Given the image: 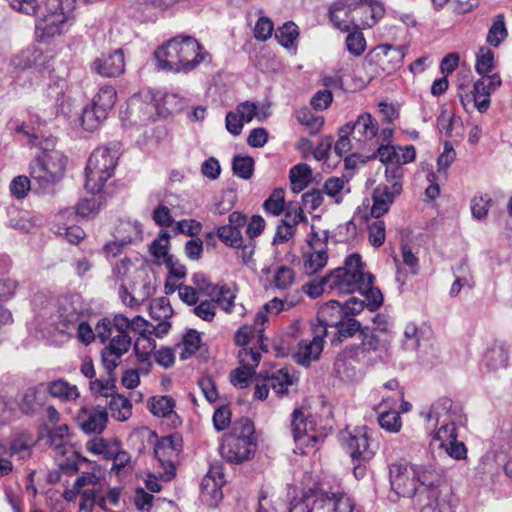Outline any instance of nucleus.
Listing matches in <instances>:
<instances>
[{
  "instance_id": "nucleus-1",
  "label": "nucleus",
  "mask_w": 512,
  "mask_h": 512,
  "mask_svg": "<svg viewBox=\"0 0 512 512\" xmlns=\"http://www.w3.org/2000/svg\"><path fill=\"white\" fill-rule=\"evenodd\" d=\"M11 7L35 17V34L39 41L47 42L66 32L73 19L75 0H9Z\"/></svg>"
},
{
  "instance_id": "nucleus-2",
  "label": "nucleus",
  "mask_w": 512,
  "mask_h": 512,
  "mask_svg": "<svg viewBox=\"0 0 512 512\" xmlns=\"http://www.w3.org/2000/svg\"><path fill=\"white\" fill-rule=\"evenodd\" d=\"M392 490L402 497H413L416 493L423 495L428 485L441 479V467L434 459L426 462L398 461L389 466Z\"/></svg>"
},
{
  "instance_id": "nucleus-3",
  "label": "nucleus",
  "mask_w": 512,
  "mask_h": 512,
  "mask_svg": "<svg viewBox=\"0 0 512 512\" xmlns=\"http://www.w3.org/2000/svg\"><path fill=\"white\" fill-rule=\"evenodd\" d=\"M29 142L39 153L29 164L31 179L41 189H47L60 182L66 172L67 157L55 149L56 139L36 134L29 135Z\"/></svg>"
},
{
  "instance_id": "nucleus-4",
  "label": "nucleus",
  "mask_w": 512,
  "mask_h": 512,
  "mask_svg": "<svg viewBox=\"0 0 512 512\" xmlns=\"http://www.w3.org/2000/svg\"><path fill=\"white\" fill-rule=\"evenodd\" d=\"M254 433V424L249 418L235 420L231 431L224 435L220 445L222 458L234 464L249 460L256 450Z\"/></svg>"
},
{
  "instance_id": "nucleus-5",
  "label": "nucleus",
  "mask_w": 512,
  "mask_h": 512,
  "mask_svg": "<svg viewBox=\"0 0 512 512\" xmlns=\"http://www.w3.org/2000/svg\"><path fill=\"white\" fill-rule=\"evenodd\" d=\"M109 338L101 350V362L104 368L116 369L123 355L129 352L132 345L130 332H134V317L129 319L124 314H115L109 318Z\"/></svg>"
},
{
  "instance_id": "nucleus-6",
  "label": "nucleus",
  "mask_w": 512,
  "mask_h": 512,
  "mask_svg": "<svg viewBox=\"0 0 512 512\" xmlns=\"http://www.w3.org/2000/svg\"><path fill=\"white\" fill-rule=\"evenodd\" d=\"M422 415L427 422H434L433 438L441 442V447L458 437L456 426L463 425L466 420L461 407L454 405L453 401L446 397L438 399L430 410Z\"/></svg>"
},
{
  "instance_id": "nucleus-7",
  "label": "nucleus",
  "mask_w": 512,
  "mask_h": 512,
  "mask_svg": "<svg viewBox=\"0 0 512 512\" xmlns=\"http://www.w3.org/2000/svg\"><path fill=\"white\" fill-rule=\"evenodd\" d=\"M119 155L120 144L118 142L98 147L91 153L85 169L87 191L94 195L101 192L105 182L114 173Z\"/></svg>"
},
{
  "instance_id": "nucleus-8",
  "label": "nucleus",
  "mask_w": 512,
  "mask_h": 512,
  "mask_svg": "<svg viewBox=\"0 0 512 512\" xmlns=\"http://www.w3.org/2000/svg\"><path fill=\"white\" fill-rule=\"evenodd\" d=\"M331 287L340 294L362 292L367 286L373 284V275L364 273L363 263L359 254L346 257L344 266L332 270L329 274Z\"/></svg>"
},
{
  "instance_id": "nucleus-9",
  "label": "nucleus",
  "mask_w": 512,
  "mask_h": 512,
  "mask_svg": "<svg viewBox=\"0 0 512 512\" xmlns=\"http://www.w3.org/2000/svg\"><path fill=\"white\" fill-rule=\"evenodd\" d=\"M348 7L354 11L357 16L355 28H371L385 14V8L382 2L378 0H340L334 2L329 9V17L333 25L339 30H347V25L340 22L342 20L336 13L342 7Z\"/></svg>"
},
{
  "instance_id": "nucleus-10",
  "label": "nucleus",
  "mask_w": 512,
  "mask_h": 512,
  "mask_svg": "<svg viewBox=\"0 0 512 512\" xmlns=\"http://www.w3.org/2000/svg\"><path fill=\"white\" fill-rule=\"evenodd\" d=\"M354 501L344 492L313 491L294 504L295 512H353Z\"/></svg>"
},
{
  "instance_id": "nucleus-11",
  "label": "nucleus",
  "mask_w": 512,
  "mask_h": 512,
  "mask_svg": "<svg viewBox=\"0 0 512 512\" xmlns=\"http://www.w3.org/2000/svg\"><path fill=\"white\" fill-rule=\"evenodd\" d=\"M420 512H455L459 505V498L452 486L446 481L444 469L441 468V479L437 483L428 485L422 495Z\"/></svg>"
},
{
  "instance_id": "nucleus-12",
  "label": "nucleus",
  "mask_w": 512,
  "mask_h": 512,
  "mask_svg": "<svg viewBox=\"0 0 512 512\" xmlns=\"http://www.w3.org/2000/svg\"><path fill=\"white\" fill-rule=\"evenodd\" d=\"M364 309V302L356 297L349 298L344 304L337 300H330L323 304L317 314V325H313L314 332L323 328L326 337L327 329L339 325L347 316H354Z\"/></svg>"
},
{
  "instance_id": "nucleus-13",
  "label": "nucleus",
  "mask_w": 512,
  "mask_h": 512,
  "mask_svg": "<svg viewBox=\"0 0 512 512\" xmlns=\"http://www.w3.org/2000/svg\"><path fill=\"white\" fill-rule=\"evenodd\" d=\"M340 441L353 460L369 461L378 449V444L372 438V431L366 426L342 431Z\"/></svg>"
},
{
  "instance_id": "nucleus-14",
  "label": "nucleus",
  "mask_w": 512,
  "mask_h": 512,
  "mask_svg": "<svg viewBox=\"0 0 512 512\" xmlns=\"http://www.w3.org/2000/svg\"><path fill=\"white\" fill-rule=\"evenodd\" d=\"M182 450V438L177 435H168L157 441L154 447V456L159 464V475L162 481H171L176 476V462Z\"/></svg>"
},
{
  "instance_id": "nucleus-15",
  "label": "nucleus",
  "mask_w": 512,
  "mask_h": 512,
  "mask_svg": "<svg viewBox=\"0 0 512 512\" xmlns=\"http://www.w3.org/2000/svg\"><path fill=\"white\" fill-rule=\"evenodd\" d=\"M172 40L178 52V58L181 60L182 73L194 70L209 57L203 46L192 36H177Z\"/></svg>"
},
{
  "instance_id": "nucleus-16",
  "label": "nucleus",
  "mask_w": 512,
  "mask_h": 512,
  "mask_svg": "<svg viewBox=\"0 0 512 512\" xmlns=\"http://www.w3.org/2000/svg\"><path fill=\"white\" fill-rule=\"evenodd\" d=\"M316 422L313 416L305 417L301 410H294L292 414L291 429L295 443L299 449L318 448L323 441L322 434H317Z\"/></svg>"
},
{
  "instance_id": "nucleus-17",
  "label": "nucleus",
  "mask_w": 512,
  "mask_h": 512,
  "mask_svg": "<svg viewBox=\"0 0 512 512\" xmlns=\"http://www.w3.org/2000/svg\"><path fill=\"white\" fill-rule=\"evenodd\" d=\"M145 327L149 328L148 321L141 316H135L134 333H137L138 337L134 342L133 350L137 360L143 364L140 371L148 374L152 366L151 355L153 352L155 353L156 341Z\"/></svg>"
},
{
  "instance_id": "nucleus-18",
  "label": "nucleus",
  "mask_w": 512,
  "mask_h": 512,
  "mask_svg": "<svg viewBox=\"0 0 512 512\" xmlns=\"http://www.w3.org/2000/svg\"><path fill=\"white\" fill-rule=\"evenodd\" d=\"M120 496V488L115 487L108 491H104L102 488H88L82 491L79 508L81 512H92V508L96 505L104 511L112 512L109 507H117Z\"/></svg>"
},
{
  "instance_id": "nucleus-19",
  "label": "nucleus",
  "mask_w": 512,
  "mask_h": 512,
  "mask_svg": "<svg viewBox=\"0 0 512 512\" xmlns=\"http://www.w3.org/2000/svg\"><path fill=\"white\" fill-rule=\"evenodd\" d=\"M293 384L294 377L289 374L287 368H281L266 376L262 382L255 384L254 397L259 400L266 399L269 389H272L277 396L283 397L288 394V388Z\"/></svg>"
},
{
  "instance_id": "nucleus-20",
  "label": "nucleus",
  "mask_w": 512,
  "mask_h": 512,
  "mask_svg": "<svg viewBox=\"0 0 512 512\" xmlns=\"http://www.w3.org/2000/svg\"><path fill=\"white\" fill-rule=\"evenodd\" d=\"M52 56L44 54L37 46H30L11 59V65L17 70L35 68L40 72L51 71Z\"/></svg>"
},
{
  "instance_id": "nucleus-21",
  "label": "nucleus",
  "mask_w": 512,
  "mask_h": 512,
  "mask_svg": "<svg viewBox=\"0 0 512 512\" xmlns=\"http://www.w3.org/2000/svg\"><path fill=\"white\" fill-rule=\"evenodd\" d=\"M346 133H351L357 147H363L368 141L378 135L379 126L377 120L368 112L358 115L354 122L345 124Z\"/></svg>"
},
{
  "instance_id": "nucleus-22",
  "label": "nucleus",
  "mask_w": 512,
  "mask_h": 512,
  "mask_svg": "<svg viewBox=\"0 0 512 512\" xmlns=\"http://www.w3.org/2000/svg\"><path fill=\"white\" fill-rule=\"evenodd\" d=\"M225 483L220 465H211L201 481V495L209 506H216L223 497L222 486Z\"/></svg>"
},
{
  "instance_id": "nucleus-23",
  "label": "nucleus",
  "mask_w": 512,
  "mask_h": 512,
  "mask_svg": "<svg viewBox=\"0 0 512 512\" xmlns=\"http://www.w3.org/2000/svg\"><path fill=\"white\" fill-rule=\"evenodd\" d=\"M402 188L398 183L388 186L379 184L372 193L373 205L370 214L373 218H380L387 213L393 204L396 196L400 195Z\"/></svg>"
},
{
  "instance_id": "nucleus-24",
  "label": "nucleus",
  "mask_w": 512,
  "mask_h": 512,
  "mask_svg": "<svg viewBox=\"0 0 512 512\" xmlns=\"http://www.w3.org/2000/svg\"><path fill=\"white\" fill-rule=\"evenodd\" d=\"M324 330L320 332L313 331L312 340H302L298 345V350L293 354L294 361L302 366H310L312 361L319 359L324 347Z\"/></svg>"
},
{
  "instance_id": "nucleus-25",
  "label": "nucleus",
  "mask_w": 512,
  "mask_h": 512,
  "mask_svg": "<svg viewBox=\"0 0 512 512\" xmlns=\"http://www.w3.org/2000/svg\"><path fill=\"white\" fill-rule=\"evenodd\" d=\"M91 70L103 77H117L125 70L124 53L117 49L108 55L95 59L91 64Z\"/></svg>"
},
{
  "instance_id": "nucleus-26",
  "label": "nucleus",
  "mask_w": 512,
  "mask_h": 512,
  "mask_svg": "<svg viewBox=\"0 0 512 512\" xmlns=\"http://www.w3.org/2000/svg\"><path fill=\"white\" fill-rule=\"evenodd\" d=\"M109 318L100 319L94 328L87 321H81L77 327V339L84 345H89L95 340L105 344L109 338Z\"/></svg>"
},
{
  "instance_id": "nucleus-27",
  "label": "nucleus",
  "mask_w": 512,
  "mask_h": 512,
  "mask_svg": "<svg viewBox=\"0 0 512 512\" xmlns=\"http://www.w3.org/2000/svg\"><path fill=\"white\" fill-rule=\"evenodd\" d=\"M82 430L87 433L100 434L106 427L108 414L104 407L98 405L91 411L83 408L78 416Z\"/></svg>"
},
{
  "instance_id": "nucleus-28",
  "label": "nucleus",
  "mask_w": 512,
  "mask_h": 512,
  "mask_svg": "<svg viewBox=\"0 0 512 512\" xmlns=\"http://www.w3.org/2000/svg\"><path fill=\"white\" fill-rule=\"evenodd\" d=\"M173 40H169L154 52L156 67L159 70L182 73L180 70L181 60L178 58Z\"/></svg>"
},
{
  "instance_id": "nucleus-29",
  "label": "nucleus",
  "mask_w": 512,
  "mask_h": 512,
  "mask_svg": "<svg viewBox=\"0 0 512 512\" xmlns=\"http://www.w3.org/2000/svg\"><path fill=\"white\" fill-rule=\"evenodd\" d=\"M334 372L343 381H355L359 377V371L356 367V360L352 351L344 350L340 352L334 362Z\"/></svg>"
},
{
  "instance_id": "nucleus-30",
  "label": "nucleus",
  "mask_w": 512,
  "mask_h": 512,
  "mask_svg": "<svg viewBox=\"0 0 512 512\" xmlns=\"http://www.w3.org/2000/svg\"><path fill=\"white\" fill-rule=\"evenodd\" d=\"M484 365L491 371L503 369L508 364V353L502 343L490 344L483 357Z\"/></svg>"
},
{
  "instance_id": "nucleus-31",
  "label": "nucleus",
  "mask_w": 512,
  "mask_h": 512,
  "mask_svg": "<svg viewBox=\"0 0 512 512\" xmlns=\"http://www.w3.org/2000/svg\"><path fill=\"white\" fill-rule=\"evenodd\" d=\"M327 241L328 231H324V247H321L317 250L313 249V252L308 253L305 256L303 268L307 275H313L326 266L328 261V254L326 249Z\"/></svg>"
},
{
  "instance_id": "nucleus-32",
  "label": "nucleus",
  "mask_w": 512,
  "mask_h": 512,
  "mask_svg": "<svg viewBox=\"0 0 512 512\" xmlns=\"http://www.w3.org/2000/svg\"><path fill=\"white\" fill-rule=\"evenodd\" d=\"M142 234V225L138 221H123L116 229V238L125 245L141 241Z\"/></svg>"
},
{
  "instance_id": "nucleus-33",
  "label": "nucleus",
  "mask_w": 512,
  "mask_h": 512,
  "mask_svg": "<svg viewBox=\"0 0 512 512\" xmlns=\"http://www.w3.org/2000/svg\"><path fill=\"white\" fill-rule=\"evenodd\" d=\"M107 116L106 112L90 103L83 108L81 123L85 130L92 132L100 127Z\"/></svg>"
},
{
  "instance_id": "nucleus-34",
  "label": "nucleus",
  "mask_w": 512,
  "mask_h": 512,
  "mask_svg": "<svg viewBox=\"0 0 512 512\" xmlns=\"http://www.w3.org/2000/svg\"><path fill=\"white\" fill-rule=\"evenodd\" d=\"M312 170L305 163H299L293 166L289 172L291 189L294 193L304 190L311 178Z\"/></svg>"
},
{
  "instance_id": "nucleus-35",
  "label": "nucleus",
  "mask_w": 512,
  "mask_h": 512,
  "mask_svg": "<svg viewBox=\"0 0 512 512\" xmlns=\"http://www.w3.org/2000/svg\"><path fill=\"white\" fill-rule=\"evenodd\" d=\"M294 505L291 507L286 500L279 496L271 495L268 497L261 494L258 501V509L256 512H293Z\"/></svg>"
},
{
  "instance_id": "nucleus-36",
  "label": "nucleus",
  "mask_w": 512,
  "mask_h": 512,
  "mask_svg": "<svg viewBox=\"0 0 512 512\" xmlns=\"http://www.w3.org/2000/svg\"><path fill=\"white\" fill-rule=\"evenodd\" d=\"M106 371V378L95 379L90 381V389L93 393H99L104 397L114 396V392L116 389V374L115 369L109 370L108 368H104Z\"/></svg>"
},
{
  "instance_id": "nucleus-37",
  "label": "nucleus",
  "mask_w": 512,
  "mask_h": 512,
  "mask_svg": "<svg viewBox=\"0 0 512 512\" xmlns=\"http://www.w3.org/2000/svg\"><path fill=\"white\" fill-rule=\"evenodd\" d=\"M49 393L56 398L63 401L76 400L79 397L78 388L75 385H70L67 381L59 379L49 383Z\"/></svg>"
},
{
  "instance_id": "nucleus-38",
  "label": "nucleus",
  "mask_w": 512,
  "mask_h": 512,
  "mask_svg": "<svg viewBox=\"0 0 512 512\" xmlns=\"http://www.w3.org/2000/svg\"><path fill=\"white\" fill-rule=\"evenodd\" d=\"M111 416L118 421L127 420L132 414V404L128 398L121 394L112 396L109 402Z\"/></svg>"
},
{
  "instance_id": "nucleus-39",
  "label": "nucleus",
  "mask_w": 512,
  "mask_h": 512,
  "mask_svg": "<svg viewBox=\"0 0 512 512\" xmlns=\"http://www.w3.org/2000/svg\"><path fill=\"white\" fill-rule=\"evenodd\" d=\"M117 92L113 86L104 85L100 87L97 94L93 97L91 103L109 114L115 105Z\"/></svg>"
},
{
  "instance_id": "nucleus-40",
  "label": "nucleus",
  "mask_w": 512,
  "mask_h": 512,
  "mask_svg": "<svg viewBox=\"0 0 512 512\" xmlns=\"http://www.w3.org/2000/svg\"><path fill=\"white\" fill-rule=\"evenodd\" d=\"M150 412L158 417H169L174 414L175 401L171 396H154L149 400Z\"/></svg>"
},
{
  "instance_id": "nucleus-41",
  "label": "nucleus",
  "mask_w": 512,
  "mask_h": 512,
  "mask_svg": "<svg viewBox=\"0 0 512 512\" xmlns=\"http://www.w3.org/2000/svg\"><path fill=\"white\" fill-rule=\"evenodd\" d=\"M34 445L33 437L28 432H23L16 436L10 446L11 456H18L25 459L30 456L32 446Z\"/></svg>"
},
{
  "instance_id": "nucleus-42",
  "label": "nucleus",
  "mask_w": 512,
  "mask_h": 512,
  "mask_svg": "<svg viewBox=\"0 0 512 512\" xmlns=\"http://www.w3.org/2000/svg\"><path fill=\"white\" fill-rule=\"evenodd\" d=\"M334 328L337 329L336 338L332 340V343L335 341L342 342L344 339L353 337L357 332L360 333V330L363 328L358 320H356L353 316H347L339 325H336Z\"/></svg>"
},
{
  "instance_id": "nucleus-43",
  "label": "nucleus",
  "mask_w": 512,
  "mask_h": 512,
  "mask_svg": "<svg viewBox=\"0 0 512 512\" xmlns=\"http://www.w3.org/2000/svg\"><path fill=\"white\" fill-rule=\"evenodd\" d=\"M232 171L237 177L249 180L254 173V159L250 156H235L232 161Z\"/></svg>"
},
{
  "instance_id": "nucleus-44",
  "label": "nucleus",
  "mask_w": 512,
  "mask_h": 512,
  "mask_svg": "<svg viewBox=\"0 0 512 512\" xmlns=\"http://www.w3.org/2000/svg\"><path fill=\"white\" fill-rule=\"evenodd\" d=\"M507 35L504 15L498 14L488 31L487 42L494 47H498L505 40Z\"/></svg>"
},
{
  "instance_id": "nucleus-45",
  "label": "nucleus",
  "mask_w": 512,
  "mask_h": 512,
  "mask_svg": "<svg viewBox=\"0 0 512 512\" xmlns=\"http://www.w3.org/2000/svg\"><path fill=\"white\" fill-rule=\"evenodd\" d=\"M298 35V26L293 22L284 23L275 33L279 44L285 48L293 47Z\"/></svg>"
},
{
  "instance_id": "nucleus-46",
  "label": "nucleus",
  "mask_w": 512,
  "mask_h": 512,
  "mask_svg": "<svg viewBox=\"0 0 512 512\" xmlns=\"http://www.w3.org/2000/svg\"><path fill=\"white\" fill-rule=\"evenodd\" d=\"M284 194V189H274L270 196L263 203L264 210L273 216L280 215L283 212L285 205Z\"/></svg>"
},
{
  "instance_id": "nucleus-47",
  "label": "nucleus",
  "mask_w": 512,
  "mask_h": 512,
  "mask_svg": "<svg viewBox=\"0 0 512 512\" xmlns=\"http://www.w3.org/2000/svg\"><path fill=\"white\" fill-rule=\"evenodd\" d=\"M69 437V426L67 424H61L48 431V441L51 446L58 450L61 454H64V446Z\"/></svg>"
},
{
  "instance_id": "nucleus-48",
  "label": "nucleus",
  "mask_w": 512,
  "mask_h": 512,
  "mask_svg": "<svg viewBox=\"0 0 512 512\" xmlns=\"http://www.w3.org/2000/svg\"><path fill=\"white\" fill-rule=\"evenodd\" d=\"M7 225L21 232H29L33 228V224L27 217V213L19 211L16 208L8 210Z\"/></svg>"
},
{
  "instance_id": "nucleus-49",
  "label": "nucleus",
  "mask_w": 512,
  "mask_h": 512,
  "mask_svg": "<svg viewBox=\"0 0 512 512\" xmlns=\"http://www.w3.org/2000/svg\"><path fill=\"white\" fill-rule=\"evenodd\" d=\"M361 148L362 147H357L351 136V133H346V126H342L339 130V139L334 146L336 154L339 156H344L352 153L353 150H360Z\"/></svg>"
},
{
  "instance_id": "nucleus-50",
  "label": "nucleus",
  "mask_w": 512,
  "mask_h": 512,
  "mask_svg": "<svg viewBox=\"0 0 512 512\" xmlns=\"http://www.w3.org/2000/svg\"><path fill=\"white\" fill-rule=\"evenodd\" d=\"M494 67V53L487 47H481L476 57L475 69L482 76L489 75Z\"/></svg>"
},
{
  "instance_id": "nucleus-51",
  "label": "nucleus",
  "mask_w": 512,
  "mask_h": 512,
  "mask_svg": "<svg viewBox=\"0 0 512 512\" xmlns=\"http://www.w3.org/2000/svg\"><path fill=\"white\" fill-rule=\"evenodd\" d=\"M218 238L229 247H240L242 244V235L239 229L228 225L220 226L216 232Z\"/></svg>"
},
{
  "instance_id": "nucleus-52",
  "label": "nucleus",
  "mask_w": 512,
  "mask_h": 512,
  "mask_svg": "<svg viewBox=\"0 0 512 512\" xmlns=\"http://www.w3.org/2000/svg\"><path fill=\"white\" fill-rule=\"evenodd\" d=\"M369 242L373 247H380L384 244L386 239V226L385 222L380 218H375L368 225Z\"/></svg>"
},
{
  "instance_id": "nucleus-53",
  "label": "nucleus",
  "mask_w": 512,
  "mask_h": 512,
  "mask_svg": "<svg viewBox=\"0 0 512 512\" xmlns=\"http://www.w3.org/2000/svg\"><path fill=\"white\" fill-rule=\"evenodd\" d=\"M501 84L502 81L498 74L486 75L474 83V91L482 95L487 94L490 97L491 93Z\"/></svg>"
},
{
  "instance_id": "nucleus-54",
  "label": "nucleus",
  "mask_w": 512,
  "mask_h": 512,
  "mask_svg": "<svg viewBox=\"0 0 512 512\" xmlns=\"http://www.w3.org/2000/svg\"><path fill=\"white\" fill-rule=\"evenodd\" d=\"M378 423L381 428L391 433L400 431L402 426L401 417L399 413L394 410L380 413L378 416Z\"/></svg>"
},
{
  "instance_id": "nucleus-55",
  "label": "nucleus",
  "mask_w": 512,
  "mask_h": 512,
  "mask_svg": "<svg viewBox=\"0 0 512 512\" xmlns=\"http://www.w3.org/2000/svg\"><path fill=\"white\" fill-rule=\"evenodd\" d=\"M350 32L346 38V47L349 53L354 56H360L366 48V40L362 32L357 28Z\"/></svg>"
},
{
  "instance_id": "nucleus-56",
  "label": "nucleus",
  "mask_w": 512,
  "mask_h": 512,
  "mask_svg": "<svg viewBox=\"0 0 512 512\" xmlns=\"http://www.w3.org/2000/svg\"><path fill=\"white\" fill-rule=\"evenodd\" d=\"M165 499H154V496L143 489H138L135 496V505L142 512H155V506Z\"/></svg>"
},
{
  "instance_id": "nucleus-57",
  "label": "nucleus",
  "mask_w": 512,
  "mask_h": 512,
  "mask_svg": "<svg viewBox=\"0 0 512 512\" xmlns=\"http://www.w3.org/2000/svg\"><path fill=\"white\" fill-rule=\"evenodd\" d=\"M492 199L488 194L476 195L471 200V212L474 218L481 220L486 218Z\"/></svg>"
},
{
  "instance_id": "nucleus-58",
  "label": "nucleus",
  "mask_w": 512,
  "mask_h": 512,
  "mask_svg": "<svg viewBox=\"0 0 512 512\" xmlns=\"http://www.w3.org/2000/svg\"><path fill=\"white\" fill-rule=\"evenodd\" d=\"M402 264L408 268L409 274L416 276L420 272L419 259L413 253L411 247L407 243H402L400 247Z\"/></svg>"
},
{
  "instance_id": "nucleus-59",
  "label": "nucleus",
  "mask_w": 512,
  "mask_h": 512,
  "mask_svg": "<svg viewBox=\"0 0 512 512\" xmlns=\"http://www.w3.org/2000/svg\"><path fill=\"white\" fill-rule=\"evenodd\" d=\"M373 157L378 158L386 166L400 162L398 148L391 144H380Z\"/></svg>"
},
{
  "instance_id": "nucleus-60",
  "label": "nucleus",
  "mask_w": 512,
  "mask_h": 512,
  "mask_svg": "<svg viewBox=\"0 0 512 512\" xmlns=\"http://www.w3.org/2000/svg\"><path fill=\"white\" fill-rule=\"evenodd\" d=\"M200 343L201 336L199 332L193 329L189 330L183 337L184 350L181 353V358L185 359L195 354L200 348Z\"/></svg>"
},
{
  "instance_id": "nucleus-61",
  "label": "nucleus",
  "mask_w": 512,
  "mask_h": 512,
  "mask_svg": "<svg viewBox=\"0 0 512 512\" xmlns=\"http://www.w3.org/2000/svg\"><path fill=\"white\" fill-rule=\"evenodd\" d=\"M9 188L13 197L23 199L31 190V179L25 175L16 176L11 181Z\"/></svg>"
},
{
  "instance_id": "nucleus-62",
  "label": "nucleus",
  "mask_w": 512,
  "mask_h": 512,
  "mask_svg": "<svg viewBox=\"0 0 512 512\" xmlns=\"http://www.w3.org/2000/svg\"><path fill=\"white\" fill-rule=\"evenodd\" d=\"M345 181L343 178L331 177L324 183V193L335 200V203L342 202L341 192L344 189Z\"/></svg>"
},
{
  "instance_id": "nucleus-63",
  "label": "nucleus",
  "mask_w": 512,
  "mask_h": 512,
  "mask_svg": "<svg viewBox=\"0 0 512 512\" xmlns=\"http://www.w3.org/2000/svg\"><path fill=\"white\" fill-rule=\"evenodd\" d=\"M239 363L241 366L254 370L261 359V354L250 347H243L238 352Z\"/></svg>"
},
{
  "instance_id": "nucleus-64",
  "label": "nucleus",
  "mask_w": 512,
  "mask_h": 512,
  "mask_svg": "<svg viewBox=\"0 0 512 512\" xmlns=\"http://www.w3.org/2000/svg\"><path fill=\"white\" fill-rule=\"evenodd\" d=\"M496 469L497 467L494 457L490 454H485L480 458L477 466L475 467V473L484 480L491 477Z\"/></svg>"
}]
</instances>
